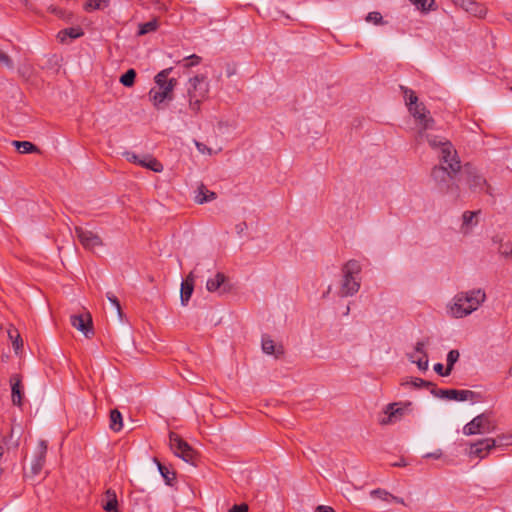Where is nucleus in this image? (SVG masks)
<instances>
[{
	"instance_id": "obj_1",
	"label": "nucleus",
	"mask_w": 512,
	"mask_h": 512,
	"mask_svg": "<svg viewBox=\"0 0 512 512\" xmlns=\"http://www.w3.org/2000/svg\"><path fill=\"white\" fill-rule=\"evenodd\" d=\"M422 139H426L433 149L440 148V159L443 163L448 165L450 172L447 171V168L440 166L434 167L431 175L438 183V188L442 193L451 195L454 200H457L460 197L458 185L454 183L449 185L445 184L448 181H454V175L459 172L461 168L456 150L453 148L451 142L445 138L431 135L427 133V131H424V136L420 140Z\"/></svg>"
},
{
	"instance_id": "obj_45",
	"label": "nucleus",
	"mask_w": 512,
	"mask_h": 512,
	"mask_svg": "<svg viewBox=\"0 0 512 512\" xmlns=\"http://www.w3.org/2000/svg\"><path fill=\"white\" fill-rule=\"evenodd\" d=\"M229 512H248V506L246 504L234 505Z\"/></svg>"
},
{
	"instance_id": "obj_10",
	"label": "nucleus",
	"mask_w": 512,
	"mask_h": 512,
	"mask_svg": "<svg viewBox=\"0 0 512 512\" xmlns=\"http://www.w3.org/2000/svg\"><path fill=\"white\" fill-rule=\"evenodd\" d=\"M126 159L129 162L136 163L142 167H145L147 169H150L154 172H162L163 171V165L152 155L146 154L142 157L136 155L135 153L127 152Z\"/></svg>"
},
{
	"instance_id": "obj_15",
	"label": "nucleus",
	"mask_w": 512,
	"mask_h": 512,
	"mask_svg": "<svg viewBox=\"0 0 512 512\" xmlns=\"http://www.w3.org/2000/svg\"><path fill=\"white\" fill-rule=\"evenodd\" d=\"M424 342H417L414 352L408 355L411 362L415 363L419 370L426 371L428 369V355L424 351Z\"/></svg>"
},
{
	"instance_id": "obj_49",
	"label": "nucleus",
	"mask_w": 512,
	"mask_h": 512,
	"mask_svg": "<svg viewBox=\"0 0 512 512\" xmlns=\"http://www.w3.org/2000/svg\"><path fill=\"white\" fill-rule=\"evenodd\" d=\"M391 501H393V502H396V503H399V504H401V505L406 506L405 501H404L402 498H399V497H397V496L392 495V499H391Z\"/></svg>"
},
{
	"instance_id": "obj_17",
	"label": "nucleus",
	"mask_w": 512,
	"mask_h": 512,
	"mask_svg": "<svg viewBox=\"0 0 512 512\" xmlns=\"http://www.w3.org/2000/svg\"><path fill=\"white\" fill-rule=\"evenodd\" d=\"M262 350L268 355H274L275 358H280L284 355V347L282 344H275L270 336L262 337Z\"/></svg>"
},
{
	"instance_id": "obj_9",
	"label": "nucleus",
	"mask_w": 512,
	"mask_h": 512,
	"mask_svg": "<svg viewBox=\"0 0 512 512\" xmlns=\"http://www.w3.org/2000/svg\"><path fill=\"white\" fill-rule=\"evenodd\" d=\"M75 234L81 245L86 250L93 251L95 248L103 246L101 237L91 230H87L82 227H76Z\"/></svg>"
},
{
	"instance_id": "obj_7",
	"label": "nucleus",
	"mask_w": 512,
	"mask_h": 512,
	"mask_svg": "<svg viewBox=\"0 0 512 512\" xmlns=\"http://www.w3.org/2000/svg\"><path fill=\"white\" fill-rule=\"evenodd\" d=\"M409 112L412 114L420 127L417 134V139H421L424 136V131L433 129L435 121L430 116L429 110H427L423 103L416 104L415 107H410Z\"/></svg>"
},
{
	"instance_id": "obj_40",
	"label": "nucleus",
	"mask_w": 512,
	"mask_h": 512,
	"mask_svg": "<svg viewBox=\"0 0 512 512\" xmlns=\"http://www.w3.org/2000/svg\"><path fill=\"white\" fill-rule=\"evenodd\" d=\"M366 21L372 22L375 25H380L383 24V17L379 12L373 11L368 13V15L366 16Z\"/></svg>"
},
{
	"instance_id": "obj_48",
	"label": "nucleus",
	"mask_w": 512,
	"mask_h": 512,
	"mask_svg": "<svg viewBox=\"0 0 512 512\" xmlns=\"http://www.w3.org/2000/svg\"><path fill=\"white\" fill-rule=\"evenodd\" d=\"M315 512H335V510L330 506L320 505L316 508Z\"/></svg>"
},
{
	"instance_id": "obj_18",
	"label": "nucleus",
	"mask_w": 512,
	"mask_h": 512,
	"mask_svg": "<svg viewBox=\"0 0 512 512\" xmlns=\"http://www.w3.org/2000/svg\"><path fill=\"white\" fill-rule=\"evenodd\" d=\"M47 451V445L45 441H40L39 443V453L34 459L31 465V473L33 476H37L44 467L45 464V456Z\"/></svg>"
},
{
	"instance_id": "obj_5",
	"label": "nucleus",
	"mask_w": 512,
	"mask_h": 512,
	"mask_svg": "<svg viewBox=\"0 0 512 512\" xmlns=\"http://www.w3.org/2000/svg\"><path fill=\"white\" fill-rule=\"evenodd\" d=\"M209 83L204 75H196L187 83V98L189 109L197 114L200 112L201 104L208 98Z\"/></svg>"
},
{
	"instance_id": "obj_11",
	"label": "nucleus",
	"mask_w": 512,
	"mask_h": 512,
	"mask_svg": "<svg viewBox=\"0 0 512 512\" xmlns=\"http://www.w3.org/2000/svg\"><path fill=\"white\" fill-rule=\"evenodd\" d=\"M495 448V442L492 438H485L475 443L470 444L468 455L470 457H476L484 459L489 453Z\"/></svg>"
},
{
	"instance_id": "obj_23",
	"label": "nucleus",
	"mask_w": 512,
	"mask_h": 512,
	"mask_svg": "<svg viewBox=\"0 0 512 512\" xmlns=\"http://www.w3.org/2000/svg\"><path fill=\"white\" fill-rule=\"evenodd\" d=\"M102 507L106 512H120L115 490L109 488L105 491Z\"/></svg>"
},
{
	"instance_id": "obj_6",
	"label": "nucleus",
	"mask_w": 512,
	"mask_h": 512,
	"mask_svg": "<svg viewBox=\"0 0 512 512\" xmlns=\"http://www.w3.org/2000/svg\"><path fill=\"white\" fill-rule=\"evenodd\" d=\"M496 422L490 414H480L474 417L463 428V433L467 436L475 434H486L496 430Z\"/></svg>"
},
{
	"instance_id": "obj_37",
	"label": "nucleus",
	"mask_w": 512,
	"mask_h": 512,
	"mask_svg": "<svg viewBox=\"0 0 512 512\" xmlns=\"http://www.w3.org/2000/svg\"><path fill=\"white\" fill-rule=\"evenodd\" d=\"M371 497L390 502L392 494L383 489H375L370 492Z\"/></svg>"
},
{
	"instance_id": "obj_50",
	"label": "nucleus",
	"mask_w": 512,
	"mask_h": 512,
	"mask_svg": "<svg viewBox=\"0 0 512 512\" xmlns=\"http://www.w3.org/2000/svg\"><path fill=\"white\" fill-rule=\"evenodd\" d=\"M507 20L512 24V14H507Z\"/></svg>"
},
{
	"instance_id": "obj_51",
	"label": "nucleus",
	"mask_w": 512,
	"mask_h": 512,
	"mask_svg": "<svg viewBox=\"0 0 512 512\" xmlns=\"http://www.w3.org/2000/svg\"><path fill=\"white\" fill-rule=\"evenodd\" d=\"M454 4L456 5H460V3L462 2V0H451Z\"/></svg>"
},
{
	"instance_id": "obj_22",
	"label": "nucleus",
	"mask_w": 512,
	"mask_h": 512,
	"mask_svg": "<svg viewBox=\"0 0 512 512\" xmlns=\"http://www.w3.org/2000/svg\"><path fill=\"white\" fill-rule=\"evenodd\" d=\"M84 34L83 30L79 27H69L65 28L63 30H60L57 33V40L62 43L66 44L69 42V40L77 39L81 37Z\"/></svg>"
},
{
	"instance_id": "obj_33",
	"label": "nucleus",
	"mask_w": 512,
	"mask_h": 512,
	"mask_svg": "<svg viewBox=\"0 0 512 512\" xmlns=\"http://www.w3.org/2000/svg\"><path fill=\"white\" fill-rule=\"evenodd\" d=\"M136 72L134 69H129L120 77V83L126 87H131L135 82Z\"/></svg>"
},
{
	"instance_id": "obj_2",
	"label": "nucleus",
	"mask_w": 512,
	"mask_h": 512,
	"mask_svg": "<svg viewBox=\"0 0 512 512\" xmlns=\"http://www.w3.org/2000/svg\"><path fill=\"white\" fill-rule=\"evenodd\" d=\"M486 300L484 290L472 289L457 293L448 306V313L453 318H463L476 311Z\"/></svg>"
},
{
	"instance_id": "obj_14",
	"label": "nucleus",
	"mask_w": 512,
	"mask_h": 512,
	"mask_svg": "<svg viewBox=\"0 0 512 512\" xmlns=\"http://www.w3.org/2000/svg\"><path fill=\"white\" fill-rule=\"evenodd\" d=\"M71 325L78 331L82 332L87 338L94 335L92 319L89 314L71 316Z\"/></svg>"
},
{
	"instance_id": "obj_27",
	"label": "nucleus",
	"mask_w": 512,
	"mask_h": 512,
	"mask_svg": "<svg viewBox=\"0 0 512 512\" xmlns=\"http://www.w3.org/2000/svg\"><path fill=\"white\" fill-rule=\"evenodd\" d=\"M109 427L114 432H119L123 427L122 415L117 409H113L110 412Z\"/></svg>"
},
{
	"instance_id": "obj_24",
	"label": "nucleus",
	"mask_w": 512,
	"mask_h": 512,
	"mask_svg": "<svg viewBox=\"0 0 512 512\" xmlns=\"http://www.w3.org/2000/svg\"><path fill=\"white\" fill-rule=\"evenodd\" d=\"M217 197L216 193L207 189L204 184H200L197 188L195 202L198 204H204L215 200Z\"/></svg>"
},
{
	"instance_id": "obj_43",
	"label": "nucleus",
	"mask_w": 512,
	"mask_h": 512,
	"mask_svg": "<svg viewBox=\"0 0 512 512\" xmlns=\"http://www.w3.org/2000/svg\"><path fill=\"white\" fill-rule=\"evenodd\" d=\"M478 212H472V211H466L463 214V223L465 225H470L473 222L474 217L477 215Z\"/></svg>"
},
{
	"instance_id": "obj_35",
	"label": "nucleus",
	"mask_w": 512,
	"mask_h": 512,
	"mask_svg": "<svg viewBox=\"0 0 512 512\" xmlns=\"http://www.w3.org/2000/svg\"><path fill=\"white\" fill-rule=\"evenodd\" d=\"M492 441L495 442V448L512 445V434L498 435L496 438H492Z\"/></svg>"
},
{
	"instance_id": "obj_30",
	"label": "nucleus",
	"mask_w": 512,
	"mask_h": 512,
	"mask_svg": "<svg viewBox=\"0 0 512 512\" xmlns=\"http://www.w3.org/2000/svg\"><path fill=\"white\" fill-rule=\"evenodd\" d=\"M400 89L402 90L406 105L408 106V109L410 107H415L418 103V97L416 96L415 92L407 87L400 86Z\"/></svg>"
},
{
	"instance_id": "obj_28",
	"label": "nucleus",
	"mask_w": 512,
	"mask_h": 512,
	"mask_svg": "<svg viewBox=\"0 0 512 512\" xmlns=\"http://www.w3.org/2000/svg\"><path fill=\"white\" fill-rule=\"evenodd\" d=\"M154 462L156 463L158 470L161 476L164 478L166 484L172 485V482L175 480V473L169 471V469L166 466L162 465L157 458H154Z\"/></svg>"
},
{
	"instance_id": "obj_36",
	"label": "nucleus",
	"mask_w": 512,
	"mask_h": 512,
	"mask_svg": "<svg viewBox=\"0 0 512 512\" xmlns=\"http://www.w3.org/2000/svg\"><path fill=\"white\" fill-rule=\"evenodd\" d=\"M402 385H409L413 388H423V387H429L432 386V383L425 381L421 378H411L409 381L402 382Z\"/></svg>"
},
{
	"instance_id": "obj_25",
	"label": "nucleus",
	"mask_w": 512,
	"mask_h": 512,
	"mask_svg": "<svg viewBox=\"0 0 512 512\" xmlns=\"http://www.w3.org/2000/svg\"><path fill=\"white\" fill-rule=\"evenodd\" d=\"M225 281H226V276L223 273L218 272L214 277L209 278L207 280L206 289L209 292H216L221 288V286L225 283Z\"/></svg>"
},
{
	"instance_id": "obj_42",
	"label": "nucleus",
	"mask_w": 512,
	"mask_h": 512,
	"mask_svg": "<svg viewBox=\"0 0 512 512\" xmlns=\"http://www.w3.org/2000/svg\"><path fill=\"white\" fill-rule=\"evenodd\" d=\"M107 299L115 307L117 313L121 315V305L118 298L113 293L108 292Z\"/></svg>"
},
{
	"instance_id": "obj_31",
	"label": "nucleus",
	"mask_w": 512,
	"mask_h": 512,
	"mask_svg": "<svg viewBox=\"0 0 512 512\" xmlns=\"http://www.w3.org/2000/svg\"><path fill=\"white\" fill-rule=\"evenodd\" d=\"M460 357V353L458 350H450L447 354V366L445 368V372L444 374L446 375H450L452 369H453V366L454 364L458 361Z\"/></svg>"
},
{
	"instance_id": "obj_3",
	"label": "nucleus",
	"mask_w": 512,
	"mask_h": 512,
	"mask_svg": "<svg viewBox=\"0 0 512 512\" xmlns=\"http://www.w3.org/2000/svg\"><path fill=\"white\" fill-rule=\"evenodd\" d=\"M171 72L172 68L170 67L160 71L155 76L156 86L149 91V98L156 107L165 100H171L173 98V91L177 85V80L175 78L168 79Z\"/></svg>"
},
{
	"instance_id": "obj_26",
	"label": "nucleus",
	"mask_w": 512,
	"mask_h": 512,
	"mask_svg": "<svg viewBox=\"0 0 512 512\" xmlns=\"http://www.w3.org/2000/svg\"><path fill=\"white\" fill-rule=\"evenodd\" d=\"M7 333L15 352L18 353L23 347V340L19 331L14 326L10 325Z\"/></svg>"
},
{
	"instance_id": "obj_32",
	"label": "nucleus",
	"mask_w": 512,
	"mask_h": 512,
	"mask_svg": "<svg viewBox=\"0 0 512 512\" xmlns=\"http://www.w3.org/2000/svg\"><path fill=\"white\" fill-rule=\"evenodd\" d=\"M109 0H88L85 3L86 11H93L98 9H103L108 6Z\"/></svg>"
},
{
	"instance_id": "obj_21",
	"label": "nucleus",
	"mask_w": 512,
	"mask_h": 512,
	"mask_svg": "<svg viewBox=\"0 0 512 512\" xmlns=\"http://www.w3.org/2000/svg\"><path fill=\"white\" fill-rule=\"evenodd\" d=\"M397 403H391L386 406L385 414L387 415L386 418H383L381 420V424L387 425L394 423L398 419H400L404 414V409L397 407Z\"/></svg>"
},
{
	"instance_id": "obj_8",
	"label": "nucleus",
	"mask_w": 512,
	"mask_h": 512,
	"mask_svg": "<svg viewBox=\"0 0 512 512\" xmlns=\"http://www.w3.org/2000/svg\"><path fill=\"white\" fill-rule=\"evenodd\" d=\"M169 443L171 450L177 457L183 459L187 463H193L194 450L178 434L173 432L170 433Z\"/></svg>"
},
{
	"instance_id": "obj_46",
	"label": "nucleus",
	"mask_w": 512,
	"mask_h": 512,
	"mask_svg": "<svg viewBox=\"0 0 512 512\" xmlns=\"http://www.w3.org/2000/svg\"><path fill=\"white\" fill-rule=\"evenodd\" d=\"M424 457L425 458L440 459L442 457V451L441 450H436L434 452L425 454Z\"/></svg>"
},
{
	"instance_id": "obj_12",
	"label": "nucleus",
	"mask_w": 512,
	"mask_h": 512,
	"mask_svg": "<svg viewBox=\"0 0 512 512\" xmlns=\"http://www.w3.org/2000/svg\"><path fill=\"white\" fill-rule=\"evenodd\" d=\"M464 174L466 175V182L473 192L482 191L486 186V179L478 173V171L470 165H465Z\"/></svg>"
},
{
	"instance_id": "obj_19",
	"label": "nucleus",
	"mask_w": 512,
	"mask_h": 512,
	"mask_svg": "<svg viewBox=\"0 0 512 512\" xmlns=\"http://www.w3.org/2000/svg\"><path fill=\"white\" fill-rule=\"evenodd\" d=\"M194 290V276L190 273L181 283L180 299L182 305H187Z\"/></svg>"
},
{
	"instance_id": "obj_13",
	"label": "nucleus",
	"mask_w": 512,
	"mask_h": 512,
	"mask_svg": "<svg viewBox=\"0 0 512 512\" xmlns=\"http://www.w3.org/2000/svg\"><path fill=\"white\" fill-rule=\"evenodd\" d=\"M433 392L438 397L455 401L471 400L474 396V392L470 390L439 389Z\"/></svg>"
},
{
	"instance_id": "obj_52",
	"label": "nucleus",
	"mask_w": 512,
	"mask_h": 512,
	"mask_svg": "<svg viewBox=\"0 0 512 512\" xmlns=\"http://www.w3.org/2000/svg\"><path fill=\"white\" fill-rule=\"evenodd\" d=\"M49 9L51 10V12H53L55 14H58V10L56 8L50 7Z\"/></svg>"
},
{
	"instance_id": "obj_53",
	"label": "nucleus",
	"mask_w": 512,
	"mask_h": 512,
	"mask_svg": "<svg viewBox=\"0 0 512 512\" xmlns=\"http://www.w3.org/2000/svg\"><path fill=\"white\" fill-rule=\"evenodd\" d=\"M394 465L395 466H405V463L401 461V462L395 463Z\"/></svg>"
},
{
	"instance_id": "obj_29",
	"label": "nucleus",
	"mask_w": 512,
	"mask_h": 512,
	"mask_svg": "<svg viewBox=\"0 0 512 512\" xmlns=\"http://www.w3.org/2000/svg\"><path fill=\"white\" fill-rule=\"evenodd\" d=\"M13 145L22 154L39 151L37 146L29 141H13Z\"/></svg>"
},
{
	"instance_id": "obj_39",
	"label": "nucleus",
	"mask_w": 512,
	"mask_h": 512,
	"mask_svg": "<svg viewBox=\"0 0 512 512\" xmlns=\"http://www.w3.org/2000/svg\"><path fill=\"white\" fill-rule=\"evenodd\" d=\"M183 61L185 62L184 67L190 68V67L198 65L201 62V57L196 54H192V55L184 58Z\"/></svg>"
},
{
	"instance_id": "obj_4",
	"label": "nucleus",
	"mask_w": 512,
	"mask_h": 512,
	"mask_svg": "<svg viewBox=\"0 0 512 512\" xmlns=\"http://www.w3.org/2000/svg\"><path fill=\"white\" fill-rule=\"evenodd\" d=\"M361 265L357 260L347 261L341 269L342 280L339 289V296L348 297L356 294L360 289L359 274L361 272Z\"/></svg>"
},
{
	"instance_id": "obj_16",
	"label": "nucleus",
	"mask_w": 512,
	"mask_h": 512,
	"mask_svg": "<svg viewBox=\"0 0 512 512\" xmlns=\"http://www.w3.org/2000/svg\"><path fill=\"white\" fill-rule=\"evenodd\" d=\"M459 6L467 13L478 18H484L487 14L486 6L474 0H462Z\"/></svg>"
},
{
	"instance_id": "obj_34",
	"label": "nucleus",
	"mask_w": 512,
	"mask_h": 512,
	"mask_svg": "<svg viewBox=\"0 0 512 512\" xmlns=\"http://www.w3.org/2000/svg\"><path fill=\"white\" fill-rule=\"evenodd\" d=\"M157 27H158V23H157L156 20L148 21L146 23H143V24L139 25L138 34L139 35H144V34L153 32V31H155L157 29Z\"/></svg>"
},
{
	"instance_id": "obj_44",
	"label": "nucleus",
	"mask_w": 512,
	"mask_h": 512,
	"mask_svg": "<svg viewBox=\"0 0 512 512\" xmlns=\"http://www.w3.org/2000/svg\"><path fill=\"white\" fill-rule=\"evenodd\" d=\"M195 146H196L197 150L202 154H208V155L212 154L211 148L207 147L205 144H203L201 142L195 141Z\"/></svg>"
},
{
	"instance_id": "obj_20",
	"label": "nucleus",
	"mask_w": 512,
	"mask_h": 512,
	"mask_svg": "<svg viewBox=\"0 0 512 512\" xmlns=\"http://www.w3.org/2000/svg\"><path fill=\"white\" fill-rule=\"evenodd\" d=\"M10 383L12 392V402L14 405L21 406L23 397L21 377L17 374L12 375L10 378Z\"/></svg>"
},
{
	"instance_id": "obj_47",
	"label": "nucleus",
	"mask_w": 512,
	"mask_h": 512,
	"mask_svg": "<svg viewBox=\"0 0 512 512\" xmlns=\"http://www.w3.org/2000/svg\"><path fill=\"white\" fill-rule=\"evenodd\" d=\"M434 371H435L437 374L441 375V376H447L446 374H444L445 369H444L443 364H441V363H436V364L434 365Z\"/></svg>"
},
{
	"instance_id": "obj_38",
	"label": "nucleus",
	"mask_w": 512,
	"mask_h": 512,
	"mask_svg": "<svg viewBox=\"0 0 512 512\" xmlns=\"http://www.w3.org/2000/svg\"><path fill=\"white\" fill-rule=\"evenodd\" d=\"M418 9L428 11L434 4V0H410Z\"/></svg>"
},
{
	"instance_id": "obj_41",
	"label": "nucleus",
	"mask_w": 512,
	"mask_h": 512,
	"mask_svg": "<svg viewBox=\"0 0 512 512\" xmlns=\"http://www.w3.org/2000/svg\"><path fill=\"white\" fill-rule=\"evenodd\" d=\"M0 63L9 68V69H12L13 68V61L12 59L8 56L7 53H5L4 51H2L0 49Z\"/></svg>"
}]
</instances>
